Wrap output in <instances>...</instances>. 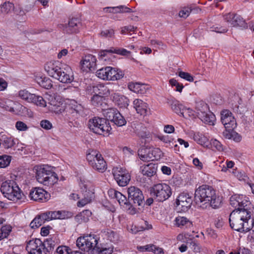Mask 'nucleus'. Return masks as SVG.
I'll list each match as a JSON object with an SVG mask.
<instances>
[{
	"label": "nucleus",
	"instance_id": "obj_18",
	"mask_svg": "<svg viewBox=\"0 0 254 254\" xmlns=\"http://www.w3.org/2000/svg\"><path fill=\"white\" fill-rule=\"evenodd\" d=\"M192 197L189 193L183 192L179 194L176 200L177 207H180L183 211H187L191 207Z\"/></svg>",
	"mask_w": 254,
	"mask_h": 254
},
{
	"label": "nucleus",
	"instance_id": "obj_61",
	"mask_svg": "<svg viewBox=\"0 0 254 254\" xmlns=\"http://www.w3.org/2000/svg\"><path fill=\"white\" fill-rule=\"evenodd\" d=\"M235 134L234 130L229 129L225 128V130L223 132V136L227 139H232Z\"/></svg>",
	"mask_w": 254,
	"mask_h": 254
},
{
	"label": "nucleus",
	"instance_id": "obj_2",
	"mask_svg": "<svg viewBox=\"0 0 254 254\" xmlns=\"http://www.w3.org/2000/svg\"><path fill=\"white\" fill-rule=\"evenodd\" d=\"M230 226L233 230L240 232H248L252 229L254 221L251 218L250 210H234L229 216Z\"/></svg>",
	"mask_w": 254,
	"mask_h": 254
},
{
	"label": "nucleus",
	"instance_id": "obj_14",
	"mask_svg": "<svg viewBox=\"0 0 254 254\" xmlns=\"http://www.w3.org/2000/svg\"><path fill=\"white\" fill-rule=\"evenodd\" d=\"M248 198L245 195L235 194L230 198V205L235 208V210H250L251 202Z\"/></svg>",
	"mask_w": 254,
	"mask_h": 254
},
{
	"label": "nucleus",
	"instance_id": "obj_17",
	"mask_svg": "<svg viewBox=\"0 0 254 254\" xmlns=\"http://www.w3.org/2000/svg\"><path fill=\"white\" fill-rule=\"evenodd\" d=\"M157 171V165L154 163H149L140 167L139 171L146 181L151 182L152 179L155 178Z\"/></svg>",
	"mask_w": 254,
	"mask_h": 254
},
{
	"label": "nucleus",
	"instance_id": "obj_56",
	"mask_svg": "<svg viewBox=\"0 0 254 254\" xmlns=\"http://www.w3.org/2000/svg\"><path fill=\"white\" fill-rule=\"evenodd\" d=\"M153 248H155V245L153 244H148L145 246H139L137 247V250L140 252H151Z\"/></svg>",
	"mask_w": 254,
	"mask_h": 254
},
{
	"label": "nucleus",
	"instance_id": "obj_44",
	"mask_svg": "<svg viewBox=\"0 0 254 254\" xmlns=\"http://www.w3.org/2000/svg\"><path fill=\"white\" fill-rule=\"evenodd\" d=\"M144 223L145 224L144 226L138 227L133 225H131L129 232H131L132 234H135L140 231H143L145 230H148L152 228V225L149 224L147 221H144Z\"/></svg>",
	"mask_w": 254,
	"mask_h": 254
},
{
	"label": "nucleus",
	"instance_id": "obj_64",
	"mask_svg": "<svg viewBox=\"0 0 254 254\" xmlns=\"http://www.w3.org/2000/svg\"><path fill=\"white\" fill-rule=\"evenodd\" d=\"M96 251L101 253V254H112L113 252V248L111 247L103 248L99 246V249L97 250Z\"/></svg>",
	"mask_w": 254,
	"mask_h": 254
},
{
	"label": "nucleus",
	"instance_id": "obj_33",
	"mask_svg": "<svg viewBox=\"0 0 254 254\" xmlns=\"http://www.w3.org/2000/svg\"><path fill=\"white\" fill-rule=\"evenodd\" d=\"M0 141L5 149L11 148L18 143V140L11 136H2Z\"/></svg>",
	"mask_w": 254,
	"mask_h": 254
},
{
	"label": "nucleus",
	"instance_id": "obj_8",
	"mask_svg": "<svg viewBox=\"0 0 254 254\" xmlns=\"http://www.w3.org/2000/svg\"><path fill=\"white\" fill-rule=\"evenodd\" d=\"M99 238L94 234L80 237L76 240L77 246L84 252H89L90 251H97L99 249L98 244Z\"/></svg>",
	"mask_w": 254,
	"mask_h": 254
},
{
	"label": "nucleus",
	"instance_id": "obj_55",
	"mask_svg": "<svg viewBox=\"0 0 254 254\" xmlns=\"http://www.w3.org/2000/svg\"><path fill=\"white\" fill-rule=\"evenodd\" d=\"M18 95L20 98L27 102L28 101L29 97H32V94L25 89L20 90L18 92Z\"/></svg>",
	"mask_w": 254,
	"mask_h": 254
},
{
	"label": "nucleus",
	"instance_id": "obj_16",
	"mask_svg": "<svg viewBox=\"0 0 254 254\" xmlns=\"http://www.w3.org/2000/svg\"><path fill=\"white\" fill-rule=\"evenodd\" d=\"M221 122L225 128L234 130L237 127L236 119L228 110H223L221 112Z\"/></svg>",
	"mask_w": 254,
	"mask_h": 254
},
{
	"label": "nucleus",
	"instance_id": "obj_36",
	"mask_svg": "<svg viewBox=\"0 0 254 254\" xmlns=\"http://www.w3.org/2000/svg\"><path fill=\"white\" fill-rule=\"evenodd\" d=\"M198 118L206 124L213 125L215 115L208 111V113L206 112L204 114L200 113Z\"/></svg>",
	"mask_w": 254,
	"mask_h": 254
},
{
	"label": "nucleus",
	"instance_id": "obj_30",
	"mask_svg": "<svg viewBox=\"0 0 254 254\" xmlns=\"http://www.w3.org/2000/svg\"><path fill=\"white\" fill-rule=\"evenodd\" d=\"M134 108L137 113L140 115L145 116L147 112L148 105L147 103L139 99H136L133 102Z\"/></svg>",
	"mask_w": 254,
	"mask_h": 254
},
{
	"label": "nucleus",
	"instance_id": "obj_53",
	"mask_svg": "<svg viewBox=\"0 0 254 254\" xmlns=\"http://www.w3.org/2000/svg\"><path fill=\"white\" fill-rule=\"evenodd\" d=\"M115 32L113 29H108L102 30L100 33L101 37L104 38H113L114 37Z\"/></svg>",
	"mask_w": 254,
	"mask_h": 254
},
{
	"label": "nucleus",
	"instance_id": "obj_20",
	"mask_svg": "<svg viewBox=\"0 0 254 254\" xmlns=\"http://www.w3.org/2000/svg\"><path fill=\"white\" fill-rule=\"evenodd\" d=\"M224 19L231 27H245L246 23L243 18L236 13H228L224 15Z\"/></svg>",
	"mask_w": 254,
	"mask_h": 254
},
{
	"label": "nucleus",
	"instance_id": "obj_26",
	"mask_svg": "<svg viewBox=\"0 0 254 254\" xmlns=\"http://www.w3.org/2000/svg\"><path fill=\"white\" fill-rule=\"evenodd\" d=\"M109 194L113 197L116 198L121 206L124 207L126 210L127 212L128 213V208L126 207V205L128 204V198L127 199L126 196L123 195L122 193L119 191H116L114 190H110L109 191Z\"/></svg>",
	"mask_w": 254,
	"mask_h": 254
},
{
	"label": "nucleus",
	"instance_id": "obj_41",
	"mask_svg": "<svg viewBox=\"0 0 254 254\" xmlns=\"http://www.w3.org/2000/svg\"><path fill=\"white\" fill-rule=\"evenodd\" d=\"M28 102L32 103L37 106L41 107L46 106V101L44 100L43 97L40 96L36 95L35 94H32V97H29Z\"/></svg>",
	"mask_w": 254,
	"mask_h": 254
},
{
	"label": "nucleus",
	"instance_id": "obj_59",
	"mask_svg": "<svg viewBox=\"0 0 254 254\" xmlns=\"http://www.w3.org/2000/svg\"><path fill=\"white\" fill-rule=\"evenodd\" d=\"M190 244V246L195 252H199L200 250V246L197 241L196 240H190V242H187Z\"/></svg>",
	"mask_w": 254,
	"mask_h": 254
},
{
	"label": "nucleus",
	"instance_id": "obj_57",
	"mask_svg": "<svg viewBox=\"0 0 254 254\" xmlns=\"http://www.w3.org/2000/svg\"><path fill=\"white\" fill-rule=\"evenodd\" d=\"M158 138L165 143L168 144L172 143L173 144L174 138L169 135H160L158 136Z\"/></svg>",
	"mask_w": 254,
	"mask_h": 254
},
{
	"label": "nucleus",
	"instance_id": "obj_4",
	"mask_svg": "<svg viewBox=\"0 0 254 254\" xmlns=\"http://www.w3.org/2000/svg\"><path fill=\"white\" fill-rule=\"evenodd\" d=\"M0 191L4 197L13 201L22 200L25 197L18 185L12 180L3 182L1 185Z\"/></svg>",
	"mask_w": 254,
	"mask_h": 254
},
{
	"label": "nucleus",
	"instance_id": "obj_47",
	"mask_svg": "<svg viewBox=\"0 0 254 254\" xmlns=\"http://www.w3.org/2000/svg\"><path fill=\"white\" fill-rule=\"evenodd\" d=\"M14 9V4L9 1L4 2L0 6V10L2 13L8 14L13 11Z\"/></svg>",
	"mask_w": 254,
	"mask_h": 254
},
{
	"label": "nucleus",
	"instance_id": "obj_32",
	"mask_svg": "<svg viewBox=\"0 0 254 254\" xmlns=\"http://www.w3.org/2000/svg\"><path fill=\"white\" fill-rule=\"evenodd\" d=\"M174 225L180 228H191L192 222L185 217L179 216L175 218Z\"/></svg>",
	"mask_w": 254,
	"mask_h": 254
},
{
	"label": "nucleus",
	"instance_id": "obj_31",
	"mask_svg": "<svg viewBox=\"0 0 254 254\" xmlns=\"http://www.w3.org/2000/svg\"><path fill=\"white\" fill-rule=\"evenodd\" d=\"M47 216V214H46L45 212L42 213L37 215L30 223V227L32 229L39 228L46 221H48Z\"/></svg>",
	"mask_w": 254,
	"mask_h": 254
},
{
	"label": "nucleus",
	"instance_id": "obj_40",
	"mask_svg": "<svg viewBox=\"0 0 254 254\" xmlns=\"http://www.w3.org/2000/svg\"><path fill=\"white\" fill-rule=\"evenodd\" d=\"M14 104V103L13 101L7 99L1 100L0 101V107L11 113L15 112L13 107Z\"/></svg>",
	"mask_w": 254,
	"mask_h": 254
},
{
	"label": "nucleus",
	"instance_id": "obj_24",
	"mask_svg": "<svg viewBox=\"0 0 254 254\" xmlns=\"http://www.w3.org/2000/svg\"><path fill=\"white\" fill-rule=\"evenodd\" d=\"M111 97L113 101L120 108H125L129 105V99L123 95L115 93L111 95Z\"/></svg>",
	"mask_w": 254,
	"mask_h": 254
},
{
	"label": "nucleus",
	"instance_id": "obj_62",
	"mask_svg": "<svg viewBox=\"0 0 254 254\" xmlns=\"http://www.w3.org/2000/svg\"><path fill=\"white\" fill-rule=\"evenodd\" d=\"M41 127L45 129L49 130L52 127V123L48 120H44L40 122Z\"/></svg>",
	"mask_w": 254,
	"mask_h": 254
},
{
	"label": "nucleus",
	"instance_id": "obj_50",
	"mask_svg": "<svg viewBox=\"0 0 254 254\" xmlns=\"http://www.w3.org/2000/svg\"><path fill=\"white\" fill-rule=\"evenodd\" d=\"M150 156L149 157L148 159H152V161L154 160H158L160 159L162 152L161 150L158 148H150ZM149 156V155L148 156Z\"/></svg>",
	"mask_w": 254,
	"mask_h": 254
},
{
	"label": "nucleus",
	"instance_id": "obj_39",
	"mask_svg": "<svg viewBox=\"0 0 254 254\" xmlns=\"http://www.w3.org/2000/svg\"><path fill=\"white\" fill-rule=\"evenodd\" d=\"M54 242L52 239L47 240L42 242V251L44 254H49L54 249Z\"/></svg>",
	"mask_w": 254,
	"mask_h": 254
},
{
	"label": "nucleus",
	"instance_id": "obj_48",
	"mask_svg": "<svg viewBox=\"0 0 254 254\" xmlns=\"http://www.w3.org/2000/svg\"><path fill=\"white\" fill-rule=\"evenodd\" d=\"M194 8V5L190 4L187 6L183 7L179 13L181 17L187 18L190 15V12Z\"/></svg>",
	"mask_w": 254,
	"mask_h": 254
},
{
	"label": "nucleus",
	"instance_id": "obj_29",
	"mask_svg": "<svg viewBox=\"0 0 254 254\" xmlns=\"http://www.w3.org/2000/svg\"><path fill=\"white\" fill-rule=\"evenodd\" d=\"M117 54L118 55L126 56L129 55L130 52L124 48H115L111 47L109 49L104 50L100 53V56L102 58H103L108 55L109 54Z\"/></svg>",
	"mask_w": 254,
	"mask_h": 254
},
{
	"label": "nucleus",
	"instance_id": "obj_54",
	"mask_svg": "<svg viewBox=\"0 0 254 254\" xmlns=\"http://www.w3.org/2000/svg\"><path fill=\"white\" fill-rule=\"evenodd\" d=\"M170 85L172 87H175L174 90L181 92L184 87L182 83H179L178 80H169Z\"/></svg>",
	"mask_w": 254,
	"mask_h": 254
},
{
	"label": "nucleus",
	"instance_id": "obj_5",
	"mask_svg": "<svg viewBox=\"0 0 254 254\" xmlns=\"http://www.w3.org/2000/svg\"><path fill=\"white\" fill-rule=\"evenodd\" d=\"M56 62L50 61L45 65V69L47 73L55 79H70L73 78V72L69 66L65 68V72L62 71L58 66L55 65Z\"/></svg>",
	"mask_w": 254,
	"mask_h": 254
},
{
	"label": "nucleus",
	"instance_id": "obj_10",
	"mask_svg": "<svg viewBox=\"0 0 254 254\" xmlns=\"http://www.w3.org/2000/svg\"><path fill=\"white\" fill-rule=\"evenodd\" d=\"M88 127L95 133L104 135L108 134L112 129L106 119L98 117L89 120Z\"/></svg>",
	"mask_w": 254,
	"mask_h": 254
},
{
	"label": "nucleus",
	"instance_id": "obj_27",
	"mask_svg": "<svg viewBox=\"0 0 254 254\" xmlns=\"http://www.w3.org/2000/svg\"><path fill=\"white\" fill-rule=\"evenodd\" d=\"M168 103L171 107L172 110L177 114L184 116V114L187 111L190 109L186 108L184 105L181 104L179 101L176 100H170Z\"/></svg>",
	"mask_w": 254,
	"mask_h": 254
},
{
	"label": "nucleus",
	"instance_id": "obj_25",
	"mask_svg": "<svg viewBox=\"0 0 254 254\" xmlns=\"http://www.w3.org/2000/svg\"><path fill=\"white\" fill-rule=\"evenodd\" d=\"M128 89L138 94H144L149 89V85L140 82H131L128 84Z\"/></svg>",
	"mask_w": 254,
	"mask_h": 254
},
{
	"label": "nucleus",
	"instance_id": "obj_43",
	"mask_svg": "<svg viewBox=\"0 0 254 254\" xmlns=\"http://www.w3.org/2000/svg\"><path fill=\"white\" fill-rule=\"evenodd\" d=\"M195 109L198 111L197 116H199V114H204L205 112L209 110L208 106L206 103L203 101H198L195 103Z\"/></svg>",
	"mask_w": 254,
	"mask_h": 254
},
{
	"label": "nucleus",
	"instance_id": "obj_15",
	"mask_svg": "<svg viewBox=\"0 0 254 254\" xmlns=\"http://www.w3.org/2000/svg\"><path fill=\"white\" fill-rule=\"evenodd\" d=\"M29 197L34 201L45 202L49 200L51 194L42 188H33L29 192Z\"/></svg>",
	"mask_w": 254,
	"mask_h": 254
},
{
	"label": "nucleus",
	"instance_id": "obj_6",
	"mask_svg": "<svg viewBox=\"0 0 254 254\" xmlns=\"http://www.w3.org/2000/svg\"><path fill=\"white\" fill-rule=\"evenodd\" d=\"M86 159L92 169L100 173L104 172L107 168L106 162L96 150H89L86 154Z\"/></svg>",
	"mask_w": 254,
	"mask_h": 254
},
{
	"label": "nucleus",
	"instance_id": "obj_23",
	"mask_svg": "<svg viewBox=\"0 0 254 254\" xmlns=\"http://www.w3.org/2000/svg\"><path fill=\"white\" fill-rule=\"evenodd\" d=\"M81 20L79 18L73 17L69 19L68 24L65 25L64 30L67 33H77L81 27Z\"/></svg>",
	"mask_w": 254,
	"mask_h": 254
},
{
	"label": "nucleus",
	"instance_id": "obj_9",
	"mask_svg": "<svg viewBox=\"0 0 254 254\" xmlns=\"http://www.w3.org/2000/svg\"><path fill=\"white\" fill-rule=\"evenodd\" d=\"M150 193L156 201L163 202L171 196L172 190L166 184H157L150 188Z\"/></svg>",
	"mask_w": 254,
	"mask_h": 254
},
{
	"label": "nucleus",
	"instance_id": "obj_60",
	"mask_svg": "<svg viewBox=\"0 0 254 254\" xmlns=\"http://www.w3.org/2000/svg\"><path fill=\"white\" fill-rule=\"evenodd\" d=\"M137 29V27H134L132 25H128L124 26L122 28L121 33L122 34H125L127 33H129L130 32H133Z\"/></svg>",
	"mask_w": 254,
	"mask_h": 254
},
{
	"label": "nucleus",
	"instance_id": "obj_28",
	"mask_svg": "<svg viewBox=\"0 0 254 254\" xmlns=\"http://www.w3.org/2000/svg\"><path fill=\"white\" fill-rule=\"evenodd\" d=\"M100 235L103 239H106L114 243L117 242L119 239V235L116 232L109 229H103L101 231Z\"/></svg>",
	"mask_w": 254,
	"mask_h": 254
},
{
	"label": "nucleus",
	"instance_id": "obj_7",
	"mask_svg": "<svg viewBox=\"0 0 254 254\" xmlns=\"http://www.w3.org/2000/svg\"><path fill=\"white\" fill-rule=\"evenodd\" d=\"M79 185L82 196L81 199L77 202V205L78 207H83L92 201L94 198V192L87 182H81ZM70 197L74 200L81 198L75 193H71Z\"/></svg>",
	"mask_w": 254,
	"mask_h": 254
},
{
	"label": "nucleus",
	"instance_id": "obj_52",
	"mask_svg": "<svg viewBox=\"0 0 254 254\" xmlns=\"http://www.w3.org/2000/svg\"><path fill=\"white\" fill-rule=\"evenodd\" d=\"M71 249L66 246H59L54 254H70Z\"/></svg>",
	"mask_w": 254,
	"mask_h": 254
},
{
	"label": "nucleus",
	"instance_id": "obj_12",
	"mask_svg": "<svg viewBox=\"0 0 254 254\" xmlns=\"http://www.w3.org/2000/svg\"><path fill=\"white\" fill-rule=\"evenodd\" d=\"M96 75L101 79H120L124 77V72L120 69L106 66L97 70Z\"/></svg>",
	"mask_w": 254,
	"mask_h": 254
},
{
	"label": "nucleus",
	"instance_id": "obj_38",
	"mask_svg": "<svg viewBox=\"0 0 254 254\" xmlns=\"http://www.w3.org/2000/svg\"><path fill=\"white\" fill-rule=\"evenodd\" d=\"M92 89L93 92L94 93L102 96L107 95L109 94V89L104 84H98L97 85H93Z\"/></svg>",
	"mask_w": 254,
	"mask_h": 254
},
{
	"label": "nucleus",
	"instance_id": "obj_1",
	"mask_svg": "<svg viewBox=\"0 0 254 254\" xmlns=\"http://www.w3.org/2000/svg\"><path fill=\"white\" fill-rule=\"evenodd\" d=\"M194 201L198 207L203 209L209 207L216 209L221 206L222 197L216 193L212 186L202 185L195 189Z\"/></svg>",
	"mask_w": 254,
	"mask_h": 254
},
{
	"label": "nucleus",
	"instance_id": "obj_51",
	"mask_svg": "<svg viewBox=\"0 0 254 254\" xmlns=\"http://www.w3.org/2000/svg\"><path fill=\"white\" fill-rule=\"evenodd\" d=\"M11 158V156L6 155L0 156V168L8 166L10 163Z\"/></svg>",
	"mask_w": 254,
	"mask_h": 254
},
{
	"label": "nucleus",
	"instance_id": "obj_42",
	"mask_svg": "<svg viewBox=\"0 0 254 254\" xmlns=\"http://www.w3.org/2000/svg\"><path fill=\"white\" fill-rule=\"evenodd\" d=\"M119 112L118 110L114 108H109L104 111V115L106 118L107 121L109 122V121L111 122L114 120V119L117 114V113Z\"/></svg>",
	"mask_w": 254,
	"mask_h": 254
},
{
	"label": "nucleus",
	"instance_id": "obj_45",
	"mask_svg": "<svg viewBox=\"0 0 254 254\" xmlns=\"http://www.w3.org/2000/svg\"><path fill=\"white\" fill-rule=\"evenodd\" d=\"M105 98L104 96L95 93L91 98V104L94 106H101Z\"/></svg>",
	"mask_w": 254,
	"mask_h": 254
},
{
	"label": "nucleus",
	"instance_id": "obj_63",
	"mask_svg": "<svg viewBox=\"0 0 254 254\" xmlns=\"http://www.w3.org/2000/svg\"><path fill=\"white\" fill-rule=\"evenodd\" d=\"M52 80H39L38 84L45 89H50L52 87Z\"/></svg>",
	"mask_w": 254,
	"mask_h": 254
},
{
	"label": "nucleus",
	"instance_id": "obj_37",
	"mask_svg": "<svg viewBox=\"0 0 254 254\" xmlns=\"http://www.w3.org/2000/svg\"><path fill=\"white\" fill-rule=\"evenodd\" d=\"M150 155V148H148L143 146L138 150V155L140 160L144 162L152 161V159H148ZM150 156H149L150 157Z\"/></svg>",
	"mask_w": 254,
	"mask_h": 254
},
{
	"label": "nucleus",
	"instance_id": "obj_22",
	"mask_svg": "<svg viewBox=\"0 0 254 254\" xmlns=\"http://www.w3.org/2000/svg\"><path fill=\"white\" fill-rule=\"evenodd\" d=\"M42 242L39 239L29 241L27 244L26 250L28 254H42Z\"/></svg>",
	"mask_w": 254,
	"mask_h": 254
},
{
	"label": "nucleus",
	"instance_id": "obj_58",
	"mask_svg": "<svg viewBox=\"0 0 254 254\" xmlns=\"http://www.w3.org/2000/svg\"><path fill=\"white\" fill-rule=\"evenodd\" d=\"M15 127L19 131H26L28 128L27 126L22 121H17L15 124Z\"/></svg>",
	"mask_w": 254,
	"mask_h": 254
},
{
	"label": "nucleus",
	"instance_id": "obj_19",
	"mask_svg": "<svg viewBox=\"0 0 254 254\" xmlns=\"http://www.w3.org/2000/svg\"><path fill=\"white\" fill-rule=\"evenodd\" d=\"M97 59L95 56L88 54L84 56L80 62L81 69L86 72H93L96 68Z\"/></svg>",
	"mask_w": 254,
	"mask_h": 254
},
{
	"label": "nucleus",
	"instance_id": "obj_3",
	"mask_svg": "<svg viewBox=\"0 0 254 254\" xmlns=\"http://www.w3.org/2000/svg\"><path fill=\"white\" fill-rule=\"evenodd\" d=\"M128 203L126 207L128 208V214L134 215L138 212L136 207H143L144 197L142 191L135 186H130L127 188Z\"/></svg>",
	"mask_w": 254,
	"mask_h": 254
},
{
	"label": "nucleus",
	"instance_id": "obj_13",
	"mask_svg": "<svg viewBox=\"0 0 254 254\" xmlns=\"http://www.w3.org/2000/svg\"><path fill=\"white\" fill-rule=\"evenodd\" d=\"M112 174L117 184L120 187L126 186L130 180V176L128 171L123 167H114Z\"/></svg>",
	"mask_w": 254,
	"mask_h": 254
},
{
	"label": "nucleus",
	"instance_id": "obj_34",
	"mask_svg": "<svg viewBox=\"0 0 254 254\" xmlns=\"http://www.w3.org/2000/svg\"><path fill=\"white\" fill-rule=\"evenodd\" d=\"M105 12H109L113 13H129L131 12V9L124 5H120L114 7H107L104 8Z\"/></svg>",
	"mask_w": 254,
	"mask_h": 254
},
{
	"label": "nucleus",
	"instance_id": "obj_21",
	"mask_svg": "<svg viewBox=\"0 0 254 254\" xmlns=\"http://www.w3.org/2000/svg\"><path fill=\"white\" fill-rule=\"evenodd\" d=\"M48 221L54 219H65L71 218L72 213L65 210L48 211L45 212Z\"/></svg>",
	"mask_w": 254,
	"mask_h": 254
},
{
	"label": "nucleus",
	"instance_id": "obj_11",
	"mask_svg": "<svg viewBox=\"0 0 254 254\" xmlns=\"http://www.w3.org/2000/svg\"><path fill=\"white\" fill-rule=\"evenodd\" d=\"M36 179L40 183L47 186H53L58 180L55 173L45 168H40L37 170Z\"/></svg>",
	"mask_w": 254,
	"mask_h": 254
},
{
	"label": "nucleus",
	"instance_id": "obj_49",
	"mask_svg": "<svg viewBox=\"0 0 254 254\" xmlns=\"http://www.w3.org/2000/svg\"><path fill=\"white\" fill-rule=\"evenodd\" d=\"M111 122L114 123V124L118 127L123 126L127 123L125 119L120 112L117 113V114L115 116L114 120H112Z\"/></svg>",
	"mask_w": 254,
	"mask_h": 254
},
{
	"label": "nucleus",
	"instance_id": "obj_35",
	"mask_svg": "<svg viewBox=\"0 0 254 254\" xmlns=\"http://www.w3.org/2000/svg\"><path fill=\"white\" fill-rule=\"evenodd\" d=\"M91 212L89 210H84L76 215L75 219L76 221L80 224L87 222L91 215Z\"/></svg>",
	"mask_w": 254,
	"mask_h": 254
},
{
	"label": "nucleus",
	"instance_id": "obj_46",
	"mask_svg": "<svg viewBox=\"0 0 254 254\" xmlns=\"http://www.w3.org/2000/svg\"><path fill=\"white\" fill-rule=\"evenodd\" d=\"M194 140L196 141L198 144L201 145H208L209 143V140L208 138L205 136L204 134L200 133H196L194 134L193 136Z\"/></svg>",
	"mask_w": 254,
	"mask_h": 254
}]
</instances>
